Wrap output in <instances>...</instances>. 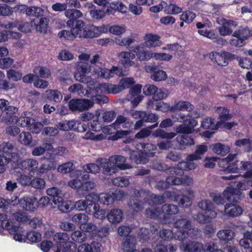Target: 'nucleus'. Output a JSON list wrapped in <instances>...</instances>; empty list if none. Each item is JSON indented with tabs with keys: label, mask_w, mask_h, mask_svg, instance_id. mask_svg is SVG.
<instances>
[{
	"label": "nucleus",
	"mask_w": 252,
	"mask_h": 252,
	"mask_svg": "<svg viewBox=\"0 0 252 252\" xmlns=\"http://www.w3.org/2000/svg\"><path fill=\"white\" fill-rule=\"evenodd\" d=\"M20 160V155L16 152L13 144L3 142L0 145V166L2 167L0 172L5 171L6 165L9 163H16Z\"/></svg>",
	"instance_id": "f257e3e1"
},
{
	"label": "nucleus",
	"mask_w": 252,
	"mask_h": 252,
	"mask_svg": "<svg viewBox=\"0 0 252 252\" xmlns=\"http://www.w3.org/2000/svg\"><path fill=\"white\" fill-rule=\"evenodd\" d=\"M174 227L179 230L176 235L177 239L184 241L188 237H196L199 232L198 229L195 228L191 221L186 218H181L177 220L174 223Z\"/></svg>",
	"instance_id": "f03ea898"
},
{
	"label": "nucleus",
	"mask_w": 252,
	"mask_h": 252,
	"mask_svg": "<svg viewBox=\"0 0 252 252\" xmlns=\"http://www.w3.org/2000/svg\"><path fill=\"white\" fill-rule=\"evenodd\" d=\"M16 124L18 126L28 127L36 133H39L43 127V124L38 122L37 116L30 111L24 112L17 119Z\"/></svg>",
	"instance_id": "7ed1b4c3"
},
{
	"label": "nucleus",
	"mask_w": 252,
	"mask_h": 252,
	"mask_svg": "<svg viewBox=\"0 0 252 252\" xmlns=\"http://www.w3.org/2000/svg\"><path fill=\"white\" fill-rule=\"evenodd\" d=\"M102 131L109 135H111L108 137L109 140L116 141L120 138H123V141L125 143L128 144L133 141V138L128 136L131 133L130 130H119L113 124L110 125L104 126Z\"/></svg>",
	"instance_id": "20e7f679"
},
{
	"label": "nucleus",
	"mask_w": 252,
	"mask_h": 252,
	"mask_svg": "<svg viewBox=\"0 0 252 252\" xmlns=\"http://www.w3.org/2000/svg\"><path fill=\"white\" fill-rule=\"evenodd\" d=\"M234 38L230 40L229 43L232 46L241 47L246 44V41L252 37V30L248 27L241 26L235 30L233 35Z\"/></svg>",
	"instance_id": "39448f33"
},
{
	"label": "nucleus",
	"mask_w": 252,
	"mask_h": 252,
	"mask_svg": "<svg viewBox=\"0 0 252 252\" xmlns=\"http://www.w3.org/2000/svg\"><path fill=\"white\" fill-rule=\"evenodd\" d=\"M129 193L131 198L127 204L129 208L135 212L142 211L144 203L141 198L144 197L145 194V190L142 189L138 190L136 189H131Z\"/></svg>",
	"instance_id": "423d86ee"
},
{
	"label": "nucleus",
	"mask_w": 252,
	"mask_h": 252,
	"mask_svg": "<svg viewBox=\"0 0 252 252\" xmlns=\"http://www.w3.org/2000/svg\"><path fill=\"white\" fill-rule=\"evenodd\" d=\"M133 118L139 119L134 125V129H137L144 126V123H155L158 121L159 117L156 113L145 111H135L132 113Z\"/></svg>",
	"instance_id": "0eeeda50"
},
{
	"label": "nucleus",
	"mask_w": 252,
	"mask_h": 252,
	"mask_svg": "<svg viewBox=\"0 0 252 252\" xmlns=\"http://www.w3.org/2000/svg\"><path fill=\"white\" fill-rule=\"evenodd\" d=\"M176 135L174 132H168L164 129L158 128L152 133V136L155 138H160L161 139H166V141H161L157 144L158 148L161 150H167L172 148L173 144L170 141Z\"/></svg>",
	"instance_id": "6e6552de"
},
{
	"label": "nucleus",
	"mask_w": 252,
	"mask_h": 252,
	"mask_svg": "<svg viewBox=\"0 0 252 252\" xmlns=\"http://www.w3.org/2000/svg\"><path fill=\"white\" fill-rule=\"evenodd\" d=\"M185 249L187 252H222L214 242L207 243L205 249L202 243L192 242L187 244Z\"/></svg>",
	"instance_id": "1a4fd4ad"
},
{
	"label": "nucleus",
	"mask_w": 252,
	"mask_h": 252,
	"mask_svg": "<svg viewBox=\"0 0 252 252\" xmlns=\"http://www.w3.org/2000/svg\"><path fill=\"white\" fill-rule=\"evenodd\" d=\"M209 58L212 62L221 67L228 65V61L235 58V55L227 51L212 52L209 54Z\"/></svg>",
	"instance_id": "9d476101"
},
{
	"label": "nucleus",
	"mask_w": 252,
	"mask_h": 252,
	"mask_svg": "<svg viewBox=\"0 0 252 252\" xmlns=\"http://www.w3.org/2000/svg\"><path fill=\"white\" fill-rule=\"evenodd\" d=\"M18 160L16 163L12 164L11 168L16 172H20L25 170L31 172H38V162L37 160L29 158L22 161Z\"/></svg>",
	"instance_id": "9b49d317"
},
{
	"label": "nucleus",
	"mask_w": 252,
	"mask_h": 252,
	"mask_svg": "<svg viewBox=\"0 0 252 252\" xmlns=\"http://www.w3.org/2000/svg\"><path fill=\"white\" fill-rule=\"evenodd\" d=\"M233 190H234V189L227 187L222 193L210 192L209 196L218 205H223L227 201L230 202L235 203V202L233 201V197L232 195V193H233L232 191Z\"/></svg>",
	"instance_id": "f8f14e48"
},
{
	"label": "nucleus",
	"mask_w": 252,
	"mask_h": 252,
	"mask_svg": "<svg viewBox=\"0 0 252 252\" xmlns=\"http://www.w3.org/2000/svg\"><path fill=\"white\" fill-rule=\"evenodd\" d=\"M73 178L68 182V186L72 189L81 190L83 182L89 178V175L85 171L77 170L74 171Z\"/></svg>",
	"instance_id": "ddd939ff"
},
{
	"label": "nucleus",
	"mask_w": 252,
	"mask_h": 252,
	"mask_svg": "<svg viewBox=\"0 0 252 252\" xmlns=\"http://www.w3.org/2000/svg\"><path fill=\"white\" fill-rule=\"evenodd\" d=\"M218 24L221 26L219 27L218 29L220 34L222 36L232 35L233 37L235 30L233 32L232 27H236L238 25L236 21L226 19L222 18Z\"/></svg>",
	"instance_id": "4468645a"
},
{
	"label": "nucleus",
	"mask_w": 252,
	"mask_h": 252,
	"mask_svg": "<svg viewBox=\"0 0 252 252\" xmlns=\"http://www.w3.org/2000/svg\"><path fill=\"white\" fill-rule=\"evenodd\" d=\"M69 109L72 112H82L92 107V103L88 99H72L68 103Z\"/></svg>",
	"instance_id": "2eb2a0df"
},
{
	"label": "nucleus",
	"mask_w": 252,
	"mask_h": 252,
	"mask_svg": "<svg viewBox=\"0 0 252 252\" xmlns=\"http://www.w3.org/2000/svg\"><path fill=\"white\" fill-rule=\"evenodd\" d=\"M65 15L68 18L66 24L67 26H76L79 27L84 24V22L79 20L82 16L81 12L76 9H68L65 12Z\"/></svg>",
	"instance_id": "dca6fc26"
},
{
	"label": "nucleus",
	"mask_w": 252,
	"mask_h": 252,
	"mask_svg": "<svg viewBox=\"0 0 252 252\" xmlns=\"http://www.w3.org/2000/svg\"><path fill=\"white\" fill-rule=\"evenodd\" d=\"M53 239L56 242L54 246L55 252H64V246L69 242V235L65 232H57L53 236Z\"/></svg>",
	"instance_id": "f3484780"
},
{
	"label": "nucleus",
	"mask_w": 252,
	"mask_h": 252,
	"mask_svg": "<svg viewBox=\"0 0 252 252\" xmlns=\"http://www.w3.org/2000/svg\"><path fill=\"white\" fill-rule=\"evenodd\" d=\"M32 21L31 23L24 21H16L13 22H7L3 24L4 27L6 29H12L17 28L18 30L25 33L30 32L33 26Z\"/></svg>",
	"instance_id": "a211bd4d"
},
{
	"label": "nucleus",
	"mask_w": 252,
	"mask_h": 252,
	"mask_svg": "<svg viewBox=\"0 0 252 252\" xmlns=\"http://www.w3.org/2000/svg\"><path fill=\"white\" fill-rule=\"evenodd\" d=\"M45 161L38 168V172L43 174L49 171L54 170L57 165V160L53 154H50L47 157H44Z\"/></svg>",
	"instance_id": "6ab92c4d"
},
{
	"label": "nucleus",
	"mask_w": 252,
	"mask_h": 252,
	"mask_svg": "<svg viewBox=\"0 0 252 252\" xmlns=\"http://www.w3.org/2000/svg\"><path fill=\"white\" fill-rule=\"evenodd\" d=\"M95 26L93 24L86 25L85 23L79 27L78 37L84 38L96 37Z\"/></svg>",
	"instance_id": "aec40b11"
},
{
	"label": "nucleus",
	"mask_w": 252,
	"mask_h": 252,
	"mask_svg": "<svg viewBox=\"0 0 252 252\" xmlns=\"http://www.w3.org/2000/svg\"><path fill=\"white\" fill-rule=\"evenodd\" d=\"M146 69L147 72L152 73L151 78L155 81L159 82L163 81L167 77L166 72L158 69L157 66L148 65L146 66Z\"/></svg>",
	"instance_id": "412c9836"
},
{
	"label": "nucleus",
	"mask_w": 252,
	"mask_h": 252,
	"mask_svg": "<svg viewBox=\"0 0 252 252\" xmlns=\"http://www.w3.org/2000/svg\"><path fill=\"white\" fill-rule=\"evenodd\" d=\"M229 187L234 190L232 191V195L233 197V201L236 203H240L245 198V194L243 192V190L247 189L246 185L244 183L239 182L237 184L236 188Z\"/></svg>",
	"instance_id": "4be33fe9"
},
{
	"label": "nucleus",
	"mask_w": 252,
	"mask_h": 252,
	"mask_svg": "<svg viewBox=\"0 0 252 252\" xmlns=\"http://www.w3.org/2000/svg\"><path fill=\"white\" fill-rule=\"evenodd\" d=\"M102 168V172L105 175H111L117 172V167L115 166L112 161L110 159H101L100 161V168Z\"/></svg>",
	"instance_id": "5701e85b"
},
{
	"label": "nucleus",
	"mask_w": 252,
	"mask_h": 252,
	"mask_svg": "<svg viewBox=\"0 0 252 252\" xmlns=\"http://www.w3.org/2000/svg\"><path fill=\"white\" fill-rule=\"evenodd\" d=\"M19 204L24 209L33 211L37 206V199L34 197H24L19 200Z\"/></svg>",
	"instance_id": "b1692460"
},
{
	"label": "nucleus",
	"mask_w": 252,
	"mask_h": 252,
	"mask_svg": "<svg viewBox=\"0 0 252 252\" xmlns=\"http://www.w3.org/2000/svg\"><path fill=\"white\" fill-rule=\"evenodd\" d=\"M177 149L183 150L194 144L193 138L189 135H178L176 138Z\"/></svg>",
	"instance_id": "393cba45"
},
{
	"label": "nucleus",
	"mask_w": 252,
	"mask_h": 252,
	"mask_svg": "<svg viewBox=\"0 0 252 252\" xmlns=\"http://www.w3.org/2000/svg\"><path fill=\"white\" fill-rule=\"evenodd\" d=\"M8 104L9 102L7 100V102L5 103V107L2 108L4 121L9 123L13 122L14 121L16 122L18 118H16L14 115L17 111V109L14 106L8 105Z\"/></svg>",
	"instance_id": "a878e982"
},
{
	"label": "nucleus",
	"mask_w": 252,
	"mask_h": 252,
	"mask_svg": "<svg viewBox=\"0 0 252 252\" xmlns=\"http://www.w3.org/2000/svg\"><path fill=\"white\" fill-rule=\"evenodd\" d=\"M5 228L9 231V232L13 235V239L19 242H23L25 238H23V235L21 233L20 229L21 228L18 225H16L13 224H10L8 221L5 225Z\"/></svg>",
	"instance_id": "bb28decb"
},
{
	"label": "nucleus",
	"mask_w": 252,
	"mask_h": 252,
	"mask_svg": "<svg viewBox=\"0 0 252 252\" xmlns=\"http://www.w3.org/2000/svg\"><path fill=\"white\" fill-rule=\"evenodd\" d=\"M131 51L136 55L140 61H148L152 57L153 54L147 51L143 47L137 45L131 48Z\"/></svg>",
	"instance_id": "cd10ccee"
},
{
	"label": "nucleus",
	"mask_w": 252,
	"mask_h": 252,
	"mask_svg": "<svg viewBox=\"0 0 252 252\" xmlns=\"http://www.w3.org/2000/svg\"><path fill=\"white\" fill-rule=\"evenodd\" d=\"M94 193H92L86 197L87 202L85 210L89 215H92L94 211L100 208L99 204L95 203L97 200H94Z\"/></svg>",
	"instance_id": "c85d7f7f"
},
{
	"label": "nucleus",
	"mask_w": 252,
	"mask_h": 252,
	"mask_svg": "<svg viewBox=\"0 0 252 252\" xmlns=\"http://www.w3.org/2000/svg\"><path fill=\"white\" fill-rule=\"evenodd\" d=\"M160 92L164 94H169L167 90L164 88H158L156 86L153 84H147L143 88V93L147 96H155Z\"/></svg>",
	"instance_id": "c756f323"
},
{
	"label": "nucleus",
	"mask_w": 252,
	"mask_h": 252,
	"mask_svg": "<svg viewBox=\"0 0 252 252\" xmlns=\"http://www.w3.org/2000/svg\"><path fill=\"white\" fill-rule=\"evenodd\" d=\"M198 207L205 213H209L211 215V218H215L217 216V213L214 210V205L210 200L204 199L199 202Z\"/></svg>",
	"instance_id": "7c9ffc66"
},
{
	"label": "nucleus",
	"mask_w": 252,
	"mask_h": 252,
	"mask_svg": "<svg viewBox=\"0 0 252 252\" xmlns=\"http://www.w3.org/2000/svg\"><path fill=\"white\" fill-rule=\"evenodd\" d=\"M217 110L219 113L218 118L219 121L217 123V126H218L230 120L232 117V115L229 114V110L227 108L219 106L218 107Z\"/></svg>",
	"instance_id": "2f4dec72"
},
{
	"label": "nucleus",
	"mask_w": 252,
	"mask_h": 252,
	"mask_svg": "<svg viewBox=\"0 0 252 252\" xmlns=\"http://www.w3.org/2000/svg\"><path fill=\"white\" fill-rule=\"evenodd\" d=\"M110 159L112 161L117 169L125 170L132 167L131 165L125 163L126 161V158L123 156L115 155L111 156L110 157Z\"/></svg>",
	"instance_id": "473e14b6"
},
{
	"label": "nucleus",
	"mask_w": 252,
	"mask_h": 252,
	"mask_svg": "<svg viewBox=\"0 0 252 252\" xmlns=\"http://www.w3.org/2000/svg\"><path fill=\"white\" fill-rule=\"evenodd\" d=\"M107 220L112 223L116 224L121 222L124 217L122 210L113 209L110 210L106 216Z\"/></svg>",
	"instance_id": "72a5a7b5"
},
{
	"label": "nucleus",
	"mask_w": 252,
	"mask_h": 252,
	"mask_svg": "<svg viewBox=\"0 0 252 252\" xmlns=\"http://www.w3.org/2000/svg\"><path fill=\"white\" fill-rule=\"evenodd\" d=\"M243 211L241 207L232 203H226L224 206V212L230 217L238 216L242 214Z\"/></svg>",
	"instance_id": "f704fd0d"
},
{
	"label": "nucleus",
	"mask_w": 252,
	"mask_h": 252,
	"mask_svg": "<svg viewBox=\"0 0 252 252\" xmlns=\"http://www.w3.org/2000/svg\"><path fill=\"white\" fill-rule=\"evenodd\" d=\"M68 27L71 28L70 31L62 30L59 32L58 36L61 38H63L67 40H73L78 36V31H79L78 30L79 27L76 26Z\"/></svg>",
	"instance_id": "c9c22d12"
},
{
	"label": "nucleus",
	"mask_w": 252,
	"mask_h": 252,
	"mask_svg": "<svg viewBox=\"0 0 252 252\" xmlns=\"http://www.w3.org/2000/svg\"><path fill=\"white\" fill-rule=\"evenodd\" d=\"M194 106L190 102L188 101L180 100L171 106V112L176 111H186L190 112L194 109Z\"/></svg>",
	"instance_id": "e433bc0d"
},
{
	"label": "nucleus",
	"mask_w": 252,
	"mask_h": 252,
	"mask_svg": "<svg viewBox=\"0 0 252 252\" xmlns=\"http://www.w3.org/2000/svg\"><path fill=\"white\" fill-rule=\"evenodd\" d=\"M160 38L158 34L147 33L145 37V45L149 48L159 46L161 43Z\"/></svg>",
	"instance_id": "4c0bfd02"
},
{
	"label": "nucleus",
	"mask_w": 252,
	"mask_h": 252,
	"mask_svg": "<svg viewBox=\"0 0 252 252\" xmlns=\"http://www.w3.org/2000/svg\"><path fill=\"white\" fill-rule=\"evenodd\" d=\"M169 94H164L162 92H159L155 96H152V98L149 99L147 102V107L148 109L156 110V106L157 105L159 101L166 98Z\"/></svg>",
	"instance_id": "58836bf2"
},
{
	"label": "nucleus",
	"mask_w": 252,
	"mask_h": 252,
	"mask_svg": "<svg viewBox=\"0 0 252 252\" xmlns=\"http://www.w3.org/2000/svg\"><path fill=\"white\" fill-rule=\"evenodd\" d=\"M100 251L99 244L95 241L91 244H83L77 248V252H98Z\"/></svg>",
	"instance_id": "ea45409f"
},
{
	"label": "nucleus",
	"mask_w": 252,
	"mask_h": 252,
	"mask_svg": "<svg viewBox=\"0 0 252 252\" xmlns=\"http://www.w3.org/2000/svg\"><path fill=\"white\" fill-rule=\"evenodd\" d=\"M63 94L58 90H48L45 92V97L50 101L59 103L63 99Z\"/></svg>",
	"instance_id": "a19ab883"
},
{
	"label": "nucleus",
	"mask_w": 252,
	"mask_h": 252,
	"mask_svg": "<svg viewBox=\"0 0 252 252\" xmlns=\"http://www.w3.org/2000/svg\"><path fill=\"white\" fill-rule=\"evenodd\" d=\"M120 56H122L123 59L121 60L122 64L125 67L132 66L135 65L134 62L131 60L133 59L135 57V54L131 52H124L120 53Z\"/></svg>",
	"instance_id": "79ce46f5"
},
{
	"label": "nucleus",
	"mask_w": 252,
	"mask_h": 252,
	"mask_svg": "<svg viewBox=\"0 0 252 252\" xmlns=\"http://www.w3.org/2000/svg\"><path fill=\"white\" fill-rule=\"evenodd\" d=\"M110 4L111 9L107 8L108 15L114 14L116 10L123 13H125L127 11V7L119 0L112 2Z\"/></svg>",
	"instance_id": "37998d69"
},
{
	"label": "nucleus",
	"mask_w": 252,
	"mask_h": 252,
	"mask_svg": "<svg viewBox=\"0 0 252 252\" xmlns=\"http://www.w3.org/2000/svg\"><path fill=\"white\" fill-rule=\"evenodd\" d=\"M237 156V154H229L226 158L220 159L218 162V165L221 168V170L229 173L230 162L233 160Z\"/></svg>",
	"instance_id": "c03bdc74"
},
{
	"label": "nucleus",
	"mask_w": 252,
	"mask_h": 252,
	"mask_svg": "<svg viewBox=\"0 0 252 252\" xmlns=\"http://www.w3.org/2000/svg\"><path fill=\"white\" fill-rule=\"evenodd\" d=\"M212 151L216 154L222 156L226 155L230 152V148L221 143L218 142L211 145Z\"/></svg>",
	"instance_id": "a18cd8bd"
},
{
	"label": "nucleus",
	"mask_w": 252,
	"mask_h": 252,
	"mask_svg": "<svg viewBox=\"0 0 252 252\" xmlns=\"http://www.w3.org/2000/svg\"><path fill=\"white\" fill-rule=\"evenodd\" d=\"M94 197L95 200H99L104 205H109L113 203V197L109 192L101 193L99 195L94 193Z\"/></svg>",
	"instance_id": "49530a36"
},
{
	"label": "nucleus",
	"mask_w": 252,
	"mask_h": 252,
	"mask_svg": "<svg viewBox=\"0 0 252 252\" xmlns=\"http://www.w3.org/2000/svg\"><path fill=\"white\" fill-rule=\"evenodd\" d=\"M132 122L127 121L126 117L123 115H119L113 123L118 129L122 130V128H130Z\"/></svg>",
	"instance_id": "de8ad7c7"
},
{
	"label": "nucleus",
	"mask_w": 252,
	"mask_h": 252,
	"mask_svg": "<svg viewBox=\"0 0 252 252\" xmlns=\"http://www.w3.org/2000/svg\"><path fill=\"white\" fill-rule=\"evenodd\" d=\"M161 210L162 213L164 214V217L165 218L166 216L175 215L177 214L179 211V208L176 205L170 204H163L161 207Z\"/></svg>",
	"instance_id": "09e8293b"
},
{
	"label": "nucleus",
	"mask_w": 252,
	"mask_h": 252,
	"mask_svg": "<svg viewBox=\"0 0 252 252\" xmlns=\"http://www.w3.org/2000/svg\"><path fill=\"white\" fill-rule=\"evenodd\" d=\"M239 244L245 249H252V231H247L244 233L243 238L239 241Z\"/></svg>",
	"instance_id": "8fccbe9b"
},
{
	"label": "nucleus",
	"mask_w": 252,
	"mask_h": 252,
	"mask_svg": "<svg viewBox=\"0 0 252 252\" xmlns=\"http://www.w3.org/2000/svg\"><path fill=\"white\" fill-rule=\"evenodd\" d=\"M34 25L37 31L44 33H47L48 28L49 20L45 17H41L39 19V22H33Z\"/></svg>",
	"instance_id": "3c124183"
},
{
	"label": "nucleus",
	"mask_w": 252,
	"mask_h": 252,
	"mask_svg": "<svg viewBox=\"0 0 252 252\" xmlns=\"http://www.w3.org/2000/svg\"><path fill=\"white\" fill-rule=\"evenodd\" d=\"M217 236L220 240L224 241V243H227L233 238L234 233L230 229H222L218 231Z\"/></svg>",
	"instance_id": "603ef678"
},
{
	"label": "nucleus",
	"mask_w": 252,
	"mask_h": 252,
	"mask_svg": "<svg viewBox=\"0 0 252 252\" xmlns=\"http://www.w3.org/2000/svg\"><path fill=\"white\" fill-rule=\"evenodd\" d=\"M147 157L145 155L144 151L141 153L133 152L131 153L130 156L131 159L137 164L146 163L149 161Z\"/></svg>",
	"instance_id": "864d4df0"
},
{
	"label": "nucleus",
	"mask_w": 252,
	"mask_h": 252,
	"mask_svg": "<svg viewBox=\"0 0 252 252\" xmlns=\"http://www.w3.org/2000/svg\"><path fill=\"white\" fill-rule=\"evenodd\" d=\"M18 141L26 146H31L32 142V137L30 132L24 131L18 136Z\"/></svg>",
	"instance_id": "5fc2aeb1"
},
{
	"label": "nucleus",
	"mask_w": 252,
	"mask_h": 252,
	"mask_svg": "<svg viewBox=\"0 0 252 252\" xmlns=\"http://www.w3.org/2000/svg\"><path fill=\"white\" fill-rule=\"evenodd\" d=\"M47 195L50 197V199L54 204H56L57 199L61 198V190L57 187H52L46 190Z\"/></svg>",
	"instance_id": "6e6d98bb"
},
{
	"label": "nucleus",
	"mask_w": 252,
	"mask_h": 252,
	"mask_svg": "<svg viewBox=\"0 0 252 252\" xmlns=\"http://www.w3.org/2000/svg\"><path fill=\"white\" fill-rule=\"evenodd\" d=\"M52 149L53 146L51 144L44 143L42 146L35 147L32 151V154L34 156H39L43 155L46 150H51Z\"/></svg>",
	"instance_id": "4d7b16f0"
},
{
	"label": "nucleus",
	"mask_w": 252,
	"mask_h": 252,
	"mask_svg": "<svg viewBox=\"0 0 252 252\" xmlns=\"http://www.w3.org/2000/svg\"><path fill=\"white\" fill-rule=\"evenodd\" d=\"M103 90L107 94H117L121 92L119 85L104 83L102 85Z\"/></svg>",
	"instance_id": "13d9d810"
},
{
	"label": "nucleus",
	"mask_w": 252,
	"mask_h": 252,
	"mask_svg": "<svg viewBox=\"0 0 252 252\" xmlns=\"http://www.w3.org/2000/svg\"><path fill=\"white\" fill-rule=\"evenodd\" d=\"M56 205L59 209L62 212L66 213L71 211L72 207L70 206V202L66 201H63V198H58L57 199Z\"/></svg>",
	"instance_id": "bf43d9fd"
},
{
	"label": "nucleus",
	"mask_w": 252,
	"mask_h": 252,
	"mask_svg": "<svg viewBox=\"0 0 252 252\" xmlns=\"http://www.w3.org/2000/svg\"><path fill=\"white\" fill-rule=\"evenodd\" d=\"M145 201H148L150 205L161 204L164 202V198L163 195H157L152 193L147 200L144 198Z\"/></svg>",
	"instance_id": "052dcab7"
},
{
	"label": "nucleus",
	"mask_w": 252,
	"mask_h": 252,
	"mask_svg": "<svg viewBox=\"0 0 252 252\" xmlns=\"http://www.w3.org/2000/svg\"><path fill=\"white\" fill-rule=\"evenodd\" d=\"M87 126L89 130H92L95 132H98L102 130L103 125L102 122L98 120V118L96 119L93 120L91 121L87 122Z\"/></svg>",
	"instance_id": "680f3d73"
},
{
	"label": "nucleus",
	"mask_w": 252,
	"mask_h": 252,
	"mask_svg": "<svg viewBox=\"0 0 252 252\" xmlns=\"http://www.w3.org/2000/svg\"><path fill=\"white\" fill-rule=\"evenodd\" d=\"M196 17V14L189 10H185L180 16V19L187 24H190Z\"/></svg>",
	"instance_id": "e2e57ef3"
},
{
	"label": "nucleus",
	"mask_w": 252,
	"mask_h": 252,
	"mask_svg": "<svg viewBox=\"0 0 252 252\" xmlns=\"http://www.w3.org/2000/svg\"><path fill=\"white\" fill-rule=\"evenodd\" d=\"M92 103V106L94 104H98L102 105L103 104L107 103L109 102L108 98L105 95L102 94H96L91 97V99L89 100Z\"/></svg>",
	"instance_id": "0e129e2a"
},
{
	"label": "nucleus",
	"mask_w": 252,
	"mask_h": 252,
	"mask_svg": "<svg viewBox=\"0 0 252 252\" xmlns=\"http://www.w3.org/2000/svg\"><path fill=\"white\" fill-rule=\"evenodd\" d=\"M112 182L114 185L119 187H125L129 184V179L126 176H119L113 178Z\"/></svg>",
	"instance_id": "69168bd1"
},
{
	"label": "nucleus",
	"mask_w": 252,
	"mask_h": 252,
	"mask_svg": "<svg viewBox=\"0 0 252 252\" xmlns=\"http://www.w3.org/2000/svg\"><path fill=\"white\" fill-rule=\"evenodd\" d=\"M72 221L76 224L80 225V228L81 226H83L85 223L88 221V217L85 214L78 213L75 214L72 217Z\"/></svg>",
	"instance_id": "338daca9"
},
{
	"label": "nucleus",
	"mask_w": 252,
	"mask_h": 252,
	"mask_svg": "<svg viewBox=\"0 0 252 252\" xmlns=\"http://www.w3.org/2000/svg\"><path fill=\"white\" fill-rule=\"evenodd\" d=\"M72 239L75 242L82 243L84 242L87 238L86 234L81 231L76 230L71 234Z\"/></svg>",
	"instance_id": "774afa93"
}]
</instances>
